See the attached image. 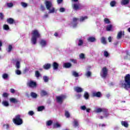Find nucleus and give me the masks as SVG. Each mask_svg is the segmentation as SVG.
Instances as JSON below:
<instances>
[{"label": "nucleus", "mask_w": 130, "mask_h": 130, "mask_svg": "<svg viewBox=\"0 0 130 130\" xmlns=\"http://www.w3.org/2000/svg\"><path fill=\"white\" fill-rule=\"evenodd\" d=\"M31 43L32 44H36L37 42V38L40 37V34L38 30L35 29L31 32Z\"/></svg>", "instance_id": "obj_1"}, {"label": "nucleus", "mask_w": 130, "mask_h": 130, "mask_svg": "<svg viewBox=\"0 0 130 130\" xmlns=\"http://www.w3.org/2000/svg\"><path fill=\"white\" fill-rule=\"evenodd\" d=\"M13 122L16 125H21L23 124V119L21 118V115L18 114L13 119Z\"/></svg>", "instance_id": "obj_2"}, {"label": "nucleus", "mask_w": 130, "mask_h": 130, "mask_svg": "<svg viewBox=\"0 0 130 130\" xmlns=\"http://www.w3.org/2000/svg\"><path fill=\"white\" fill-rule=\"evenodd\" d=\"M46 8L49 11V14H53L55 9L52 7V3L51 1H46L45 3Z\"/></svg>", "instance_id": "obj_3"}, {"label": "nucleus", "mask_w": 130, "mask_h": 130, "mask_svg": "<svg viewBox=\"0 0 130 130\" xmlns=\"http://www.w3.org/2000/svg\"><path fill=\"white\" fill-rule=\"evenodd\" d=\"M66 98H67V96H66L64 95H61L60 96H56V100L57 103H60V104H61V103H62V102H63V101Z\"/></svg>", "instance_id": "obj_4"}, {"label": "nucleus", "mask_w": 130, "mask_h": 130, "mask_svg": "<svg viewBox=\"0 0 130 130\" xmlns=\"http://www.w3.org/2000/svg\"><path fill=\"white\" fill-rule=\"evenodd\" d=\"M108 74V70L107 68L104 67L102 69L101 72V76L102 78H106Z\"/></svg>", "instance_id": "obj_5"}, {"label": "nucleus", "mask_w": 130, "mask_h": 130, "mask_svg": "<svg viewBox=\"0 0 130 130\" xmlns=\"http://www.w3.org/2000/svg\"><path fill=\"white\" fill-rule=\"evenodd\" d=\"M122 86L125 90H128L130 89V82H125L124 84H122Z\"/></svg>", "instance_id": "obj_6"}, {"label": "nucleus", "mask_w": 130, "mask_h": 130, "mask_svg": "<svg viewBox=\"0 0 130 130\" xmlns=\"http://www.w3.org/2000/svg\"><path fill=\"white\" fill-rule=\"evenodd\" d=\"M92 97H97L100 98L101 97V92L100 91L93 92L92 93Z\"/></svg>", "instance_id": "obj_7"}, {"label": "nucleus", "mask_w": 130, "mask_h": 130, "mask_svg": "<svg viewBox=\"0 0 130 130\" xmlns=\"http://www.w3.org/2000/svg\"><path fill=\"white\" fill-rule=\"evenodd\" d=\"M20 62H21V59L15 60V68L17 69H20V68L21 67V66L20 65Z\"/></svg>", "instance_id": "obj_8"}, {"label": "nucleus", "mask_w": 130, "mask_h": 130, "mask_svg": "<svg viewBox=\"0 0 130 130\" xmlns=\"http://www.w3.org/2000/svg\"><path fill=\"white\" fill-rule=\"evenodd\" d=\"M72 7L75 11L80 10V4H79V3L74 4Z\"/></svg>", "instance_id": "obj_9"}, {"label": "nucleus", "mask_w": 130, "mask_h": 130, "mask_svg": "<svg viewBox=\"0 0 130 130\" xmlns=\"http://www.w3.org/2000/svg\"><path fill=\"white\" fill-rule=\"evenodd\" d=\"M10 101L11 103H14V104L20 103V101H19V100H17L16 99L13 98H10Z\"/></svg>", "instance_id": "obj_10"}, {"label": "nucleus", "mask_w": 130, "mask_h": 130, "mask_svg": "<svg viewBox=\"0 0 130 130\" xmlns=\"http://www.w3.org/2000/svg\"><path fill=\"white\" fill-rule=\"evenodd\" d=\"M28 86L30 87V88H34V87H36L37 86V84H36V82H30L28 83H27Z\"/></svg>", "instance_id": "obj_11"}, {"label": "nucleus", "mask_w": 130, "mask_h": 130, "mask_svg": "<svg viewBox=\"0 0 130 130\" xmlns=\"http://www.w3.org/2000/svg\"><path fill=\"white\" fill-rule=\"evenodd\" d=\"M40 45H41L42 47H45V46L47 45V42L44 40H42L40 41Z\"/></svg>", "instance_id": "obj_12"}, {"label": "nucleus", "mask_w": 130, "mask_h": 130, "mask_svg": "<svg viewBox=\"0 0 130 130\" xmlns=\"http://www.w3.org/2000/svg\"><path fill=\"white\" fill-rule=\"evenodd\" d=\"M122 36H123V31H119L117 34V39H121Z\"/></svg>", "instance_id": "obj_13"}, {"label": "nucleus", "mask_w": 130, "mask_h": 130, "mask_svg": "<svg viewBox=\"0 0 130 130\" xmlns=\"http://www.w3.org/2000/svg\"><path fill=\"white\" fill-rule=\"evenodd\" d=\"M41 97H44V96H48V92L44 90H42L41 91Z\"/></svg>", "instance_id": "obj_14"}, {"label": "nucleus", "mask_w": 130, "mask_h": 130, "mask_svg": "<svg viewBox=\"0 0 130 130\" xmlns=\"http://www.w3.org/2000/svg\"><path fill=\"white\" fill-rule=\"evenodd\" d=\"M74 90L77 93H81L83 91V88L80 87H76L75 88Z\"/></svg>", "instance_id": "obj_15"}, {"label": "nucleus", "mask_w": 130, "mask_h": 130, "mask_svg": "<svg viewBox=\"0 0 130 130\" xmlns=\"http://www.w3.org/2000/svg\"><path fill=\"white\" fill-rule=\"evenodd\" d=\"M88 42H95L96 41V38L95 37H89L87 39Z\"/></svg>", "instance_id": "obj_16"}, {"label": "nucleus", "mask_w": 130, "mask_h": 130, "mask_svg": "<svg viewBox=\"0 0 130 130\" xmlns=\"http://www.w3.org/2000/svg\"><path fill=\"white\" fill-rule=\"evenodd\" d=\"M121 124L123 126H124V127H128V123H127V122L125 121H122L121 122Z\"/></svg>", "instance_id": "obj_17"}, {"label": "nucleus", "mask_w": 130, "mask_h": 130, "mask_svg": "<svg viewBox=\"0 0 130 130\" xmlns=\"http://www.w3.org/2000/svg\"><path fill=\"white\" fill-rule=\"evenodd\" d=\"M106 109L105 108H98L96 109V112L97 113H99L100 112H104V111H106Z\"/></svg>", "instance_id": "obj_18"}, {"label": "nucleus", "mask_w": 130, "mask_h": 130, "mask_svg": "<svg viewBox=\"0 0 130 130\" xmlns=\"http://www.w3.org/2000/svg\"><path fill=\"white\" fill-rule=\"evenodd\" d=\"M50 67H51V65L49 63H47V64H45L43 66V68L45 70H49V69H50Z\"/></svg>", "instance_id": "obj_19"}, {"label": "nucleus", "mask_w": 130, "mask_h": 130, "mask_svg": "<svg viewBox=\"0 0 130 130\" xmlns=\"http://www.w3.org/2000/svg\"><path fill=\"white\" fill-rule=\"evenodd\" d=\"M53 70H57V69H58V63L56 62H54L53 63Z\"/></svg>", "instance_id": "obj_20"}, {"label": "nucleus", "mask_w": 130, "mask_h": 130, "mask_svg": "<svg viewBox=\"0 0 130 130\" xmlns=\"http://www.w3.org/2000/svg\"><path fill=\"white\" fill-rule=\"evenodd\" d=\"M79 58L80 59H86V55L83 53L79 54Z\"/></svg>", "instance_id": "obj_21"}, {"label": "nucleus", "mask_w": 130, "mask_h": 130, "mask_svg": "<svg viewBox=\"0 0 130 130\" xmlns=\"http://www.w3.org/2000/svg\"><path fill=\"white\" fill-rule=\"evenodd\" d=\"M63 67L66 68H71V67H72V64L71 63H64Z\"/></svg>", "instance_id": "obj_22"}, {"label": "nucleus", "mask_w": 130, "mask_h": 130, "mask_svg": "<svg viewBox=\"0 0 130 130\" xmlns=\"http://www.w3.org/2000/svg\"><path fill=\"white\" fill-rule=\"evenodd\" d=\"M129 3V0H122L121 2V5H127Z\"/></svg>", "instance_id": "obj_23"}, {"label": "nucleus", "mask_w": 130, "mask_h": 130, "mask_svg": "<svg viewBox=\"0 0 130 130\" xmlns=\"http://www.w3.org/2000/svg\"><path fill=\"white\" fill-rule=\"evenodd\" d=\"M30 96L32 97V98L36 99L38 97L37 94L36 93H35L34 92H30Z\"/></svg>", "instance_id": "obj_24"}, {"label": "nucleus", "mask_w": 130, "mask_h": 130, "mask_svg": "<svg viewBox=\"0 0 130 130\" xmlns=\"http://www.w3.org/2000/svg\"><path fill=\"white\" fill-rule=\"evenodd\" d=\"M125 82H130V75L127 74L125 77Z\"/></svg>", "instance_id": "obj_25"}, {"label": "nucleus", "mask_w": 130, "mask_h": 130, "mask_svg": "<svg viewBox=\"0 0 130 130\" xmlns=\"http://www.w3.org/2000/svg\"><path fill=\"white\" fill-rule=\"evenodd\" d=\"M35 76L37 79H38L40 77H41V74L39 73V71H37L35 72Z\"/></svg>", "instance_id": "obj_26"}, {"label": "nucleus", "mask_w": 130, "mask_h": 130, "mask_svg": "<svg viewBox=\"0 0 130 130\" xmlns=\"http://www.w3.org/2000/svg\"><path fill=\"white\" fill-rule=\"evenodd\" d=\"M103 114L104 115V117H108V115H109V114L108 113V110L106 109V111L103 112Z\"/></svg>", "instance_id": "obj_27"}, {"label": "nucleus", "mask_w": 130, "mask_h": 130, "mask_svg": "<svg viewBox=\"0 0 130 130\" xmlns=\"http://www.w3.org/2000/svg\"><path fill=\"white\" fill-rule=\"evenodd\" d=\"M84 97L85 98V99H86V100H88V99H89V93H88V92H85L84 94Z\"/></svg>", "instance_id": "obj_28"}, {"label": "nucleus", "mask_w": 130, "mask_h": 130, "mask_svg": "<svg viewBox=\"0 0 130 130\" xmlns=\"http://www.w3.org/2000/svg\"><path fill=\"white\" fill-rule=\"evenodd\" d=\"M2 104L3 105H4V106H5L6 107H8V106L10 105V104H9V102L6 101H3Z\"/></svg>", "instance_id": "obj_29"}, {"label": "nucleus", "mask_w": 130, "mask_h": 130, "mask_svg": "<svg viewBox=\"0 0 130 130\" xmlns=\"http://www.w3.org/2000/svg\"><path fill=\"white\" fill-rule=\"evenodd\" d=\"M15 73L16 75H17L18 76H20V75H22V72L20 71L19 69H16L15 71Z\"/></svg>", "instance_id": "obj_30"}, {"label": "nucleus", "mask_w": 130, "mask_h": 130, "mask_svg": "<svg viewBox=\"0 0 130 130\" xmlns=\"http://www.w3.org/2000/svg\"><path fill=\"white\" fill-rule=\"evenodd\" d=\"M87 19H88L87 16H82L81 17H80V22H84V21L87 20Z\"/></svg>", "instance_id": "obj_31"}, {"label": "nucleus", "mask_w": 130, "mask_h": 130, "mask_svg": "<svg viewBox=\"0 0 130 130\" xmlns=\"http://www.w3.org/2000/svg\"><path fill=\"white\" fill-rule=\"evenodd\" d=\"M7 21L9 24H13L14 23V19L13 18H8Z\"/></svg>", "instance_id": "obj_32"}, {"label": "nucleus", "mask_w": 130, "mask_h": 130, "mask_svg": "<svg viewBox=\"0 0 130 130\" xmlns=\"http://www.w3.org/2000/svg\"><path fill=\"white\" fill-rule=\"evenodd\" d=\"M45 107L43 106H40L38 107V111H42V110H44L45 109Z\"/></svg>", "instance_id": "obj_33"}, {"label": "nucleus", "mask_w": 130, "mask_h": 130, "mask_svg": "<svg viewBox=\"0 0 130 130\" xmlns=\"http://www.w3.org/2000/svg\"><path fill=\"white\" fill-rule=\"evenodd\" d=\"M101 41L102 43H103V44H106V43H107L106 39L104 37H102L101 38Z\"/></svg>", "instance_id": "obj_34"}, {"label": "nucleus", "mask_w": 130, "mask_h": 130, "mask_svg": "<svg viewBox=\"0 0 130 130\" xmlns=\"http://www.w3.org/2000/svg\"><path fill=\"white\" fill-rule=\"evenodd\" d=\"M60 124L58 123V122H56L53 125V127L54 128L60 127Z\"/></svg>", "instance_id": "obj_35"}, {"label": "nucleus", "mask_w": 130, "mask_h": 130, "mask_svg": "<svg viewBox=\"0 0 130 130\" xmlns=\"http://www.w3.org/2000/svg\"><path fill=\"white\" fill-rule=\"evenodd\" d=\"M3 29L4 30H10V27H9V25H8V24H4L3 25Z\"/></svg>", "instance_id": "obj_36"}, {"label": "nucleus", "mask_w": 130, "mask_h": 130, "mask_svg": "<svg viewBox=\"0 0 130 130\" xmlns=\"http://www.w3.org/2000/svg\"><path fill=\"white\" fill-rule=\"evenodd\" d=\"M73 123L75 127H77V126H79V122L77 120H74Z\"/></svg>", "instance_id": "obj_37"}, {"label": "nucleus", "mask_w": 130, "mask_h": 130, "mask_svg": "<svg viewBox=\"0 0 130 130\" xmlns=\"http://www.w3.org/2000/svg\"><path fill=\"white\" fill-rule=\"evenodd\" d=\"M9 95L10 94H9L8 93L4 92L3 93V97H4V98H8Z\"/></svg>", "instance_id": "obj_38"}, {"label": "nucleus", "mask_w": 130, "mask_h": 130, "mask_svg": "<svg viewBox=\"0 0 130 130\" xmlns=\"http://www.w3.org/2000/svg\"><path fill=\"white\" fill-rule=\"evenodd\" d=\"M78 21H79V19L77 18H74L72 22L73 25L76 24Z\"/></svg>", "instance_id": "obj_39"}, {"label": "nucleus", "mask_w": 130, "mask_h": 130, "mask_svg": "<svg viewBox=\"0 0 130 130\" xmlns=\"http://www.w3.org/2000/svg\"><path fill=\"white\" fill-rule=\"evenodd\" d=\"M112 29V25H109L107 26V31H111Z\"/></svg>", "instance_id": "obj_40"}, {"label": "nucleus", "mask_w": 130, "mask_h": 130, "mask_svg": "<svg viewBox=\"0 0 130 130\" xmlns=\"http://www.w3.org/2000/svg\"><path fill=\"white\" fill-rule=\"evenodd\" d=\"M115 5H116V2L115 1H112L110 3L111 7H115Z\"/></svg>", "instance_id": "obj_41"}, {"label": "nucleus", "mask_w": 130, "mask_h": 130, "mask_svg": "<svg viewBox=\"0 0 130 130\" xmlns=\"http://www.w3.org/2000/svg\"><path fill=\"white\" fill-rule=\"evenodd\" d=\"M65 116L67 118H69L70 116V113H69V111H65Z\"/></svg>", "instance_id": "obj_42"}, {"label": "nucleus", "mask_w": 130, "mask_h": 130, "mask_svg": "<svg viewBox=\"0 0 130 130\" xmlns=\"http://www.w3.org/2000/svg\"><path fill=\"white\" fill-rule=\"evenodd\" d=\"M83 43H84L83 40L79 39L78 42V46H82V45H83Z\"/></svg>", "instance_id": "obj_43"}, {"label": "nucleus", "mask_w": 130, "mask_h": 130, "mask_svg": "<svg viewBox=\"0 0 130 130\" xmlns=\"http://www.w3.org/2000/svg\"><path fill=\"white\" fill-rule=\"evenodd\" d=\"M21 5L22 6V7H23V8H27L28 4H27V3H25L24 2H22L21 3Z\"/></svg>", "instance_id": "obj_44"}, {"label": "nucleus", "mask_w": 130, "mask_h": 130, "mask_svg": "<svg viewBox=\"0 0 130 130\" xmlns=\"http://www.w3.org/2000/svg\"><path fill=\"white\" fill-rule=\"evenodd\" d=\"M72 75L74 77H79V74L78 73H77L76 71H73L72 72Z\"/></svg>", "instance_id": "obj_45"}, {"label": "nucleus", "mask_w": 130, "mask_h": 130, "mask_svg": "<svg viewBox=\"0 0 130 130\" xmlns=\"http://www.w3.org/2000/svg\"><path fill=\"white\" fill-rule=\"evenodd\" d=\"M7 6L8 7V8H12V7L14 6V4L12 3H9L7 4Z\"/></svg>", "instance_id": "obj_46"}, {"label": "nucleus", "mask_w": 130, "mask_h": 130, "mask_svg": "<svg viewBox=\"0 0 130 130\" xmlns=\"http://www.w3.org/2000/svg\"><path fill=\"white\" fill-rule=\"evenodd\" d=\"M2 77L3 79H8V78H9V75L7 74H4L2 76Z\"/></svg>", "instance_id": "obj_47"}, {"label": "nucleus", "mask_w": 130, "mask_h": 130, "mask_svg": "<svg viewBox=\"0 0 130 130\" xmlns=\"http://www.w3.org/2000/svg\"><path fill=\"white\" fill-rule=\"evenodd\" d=\"M104 22L106 24H110V20H109L108 18H105Z\"/></svg>", "instance_id": "obj_48"}, {"label": "nucleus", "mask_w": 130, "mask_h": 130, "mask_svg": "<svg viewBox=\"0 0 130 130\" xmlns=\"http://www.w3.org/2000/svg\"><path fill=\"white\" fill-rule=\"evenodd\" d=\"M12 49H13V46H12V45H9L8 47V52H11V51H12Z\"/></svg>", "instance_id": "obj_49"}, {"label": "nucleus", "mask_w": 130, "mask_h": 130, "mask_svg": "<svg viewBox=\"0 0 130 130\" xmlns=\"http://www.w3.org/2000/svg\"><path fill=\"white\" fill-rule=\"evenodd\" d=\"M51 124H52V121L49 120L47 121V125H48V126H50V125H51Z\"/></svg>", "instance_id": "obj_50"}, {"label": "nucleus", "mask_w": 130, "mask_h": 130, "mask_svg": "<svg viewBox=\"0 0 130 130\" xmlns=\"http://www.w3.org/2000/svg\"><path fill=\"white\" fill-rule=\"evenodd\" d=\"M91 75V72L88 71L87 72H86L85 76H86V77H90Z\"/></svg>", "instance_id": "obj_51"}, {"label": "nucleus", "mask_w": 130, "mask_h": 130, "mask_svg": "<svg viewBox=\"0 0 130 130\" xmlns=\"http://www.w3.org/2000/svg\"><path fill=\"white\" fill-rule=\"evenodd\" d=\"M43 80L45 82H48V77L47 76H44Z\"/></svg>", "instance_id": "obj_52"}, {"label": "nucleus", "mask_w": 130, "mask_h": 130, "mask_svg": "<svg viewBox=\"0 0 130 130\" xmlns=\"http://www.w3.org/2000/svg\"><path fill=\"white\" fill-rule=\"evenodd\" d=\"M4 15L2 13H0V20H4Z\"/></svg>", "instance_id": "obj_53"}, {"label": "nucleus", "mask_w": 130, "mask_h": 130, "mask_svg": "<svg viewBox=\"0 0 130 130\" xmlns=\"http://www.w3.org/2000/svg\"><path fill=\"white\" fill-rule=\"evenodd\" d=\"M64 11H66V9H64L63 8H60L59 9V12L60 13H63V12H64Z\"/></svg>", "instance_id": "obj_54"}, {"label": "nucleus", "mask_w": 130, "mask_h": 130, "mask_svg": "<svg viewBox=\"0 0 130 130\" xmlns=\"http://www.w3.org/2000/svg\"><path fill=\"white\" fill-rule=\"evenodd\" d=\"M86 106H82L80 107V109H81V110H86Z\"/></svg>", "instance_id": "obj_55"}, {"label": "nucleus", "mask_w": 130, "mask_h": 130, "mask_svg": "<svg viewBox=\"0 0 130 130\" xmlns=\"http://www.w3.org/2000/svg\"><path fill=\"white\" fill-rule=\"evenodd\" d=\"M104 55L105 56H106V57H107V56H108L109 54H108V52L107 51H104Z\"/></svg>", "instance_id": "obj_56"}, {"label": "nucleus", "mask_w": 130, "mask_h": 130, "mask_svg": "<svg viewBox=\"0 0 130 130\" xmlns=\"http://www.w3.org/2000/svg\"><path fill=\"white\" fill-rule=\"evenodd\" d=\"M28 114L29 115H31L32 116V115L34 114V112H33V111H30L28 112Z\"/></svg>", "instance_id": "obj_57"}, {"label": "nucleus", "mask_w": 130, "mask_h": 130, "mask_svg": "<svg viewBox=\"0 0 130 130\" xmlns=\"http://www.w3.org/2000/svg\"><path fill=\"white\" fill-rule=\"evenodd\" d=\"M11 93H13V94H14V93H15V89L14 88H11L10 90Z\"/></svg>", "instance_id": "obj_58"}, {"label": "nucleus", "mask_w": 130, "mask_h": 130, "mask_svg": "<svg viewBox=\"0 0 130 130\" xmlns=\"http://www.w3.org/2000/svg\"><path fill=\"white\" fill-rule=\"evenodd\" d=\"M99 126H102V127L106 126L105 124H100Z\"/></svg>", "instance_id": "obj_59"}, {"label": "nucleus", "mask_w": 130, "mask_h": 130, "mask_svg": "<svg viewBox=\"0 0 130 130\" xmlns=\"http://www.w3.org/2000/svg\"><path fill=\"white\" fill-rule=\"evenodd\" d=\"M57 4H61L62 3V0H57Z\"/></svg>", "instance_id": "obj_60"}, {"label": "nucleus", "mask_w": 130, "mask_h": 130, "mask_svg": "<svg viewBox=\"0 0 130 130\" xmlns=\"http://www.w3.org/2000/svg\"><path fill=\"white\" fill-rule=\"evenodd\" d=\"M71 61L74 62V63H77V60L75 59H71Z\"/></svg>", "instance_id": "obj_61"}, {"label": "nucleus", "mask_w": 130, "mask_h": 130, "mask_svg": "<svg viewBox=\"0 0 130 130\" xmlns=\"http://www.w3.org/2000/svg\"><path fill=\"white\" fill-rule=\"evenodd\" d=\"M108 40H109V42H111V40H112V38H111V37H109L108 38Z\"/></svg>", "instance_id": "obj_62"}, {"label": "nucleus", "mask_w": 130, "mask_h": 130, "mask_svg": "<svg viewBox=\"0 0 130 130\" xmlns=\"http://www.w3.org/2000/svg\"><path fill=\"white\" fill-rule=\"evenodd\" d=\"M86 112H90V111L91 110V109H90V108L86 109Z\"/></svg>", "instance_id": "obj_63"}, {"label": "nucleus", "mask_w": 130, "mask_h": 130, "mask_svg": "<svg viewBox=\"0 0 130 130\" xmlns=\"http://www.w3.org/2000/svg\"><path fill=\"white\" fill-rule=\"evenodd\" d=\"M41 10H42V11L44 10V6H41Z\"/></svg>", "instance_id": "obj_64"}]
</instances>
